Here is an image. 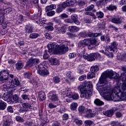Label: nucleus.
<instances>
[{"mask_svg": "<svg viewBox=\"0 0 126 126\" xmlns=\"http://www.w3.org/2000/svg\"><path fill=\"white\" fill-rule=\"evenodd\" d=\"M75 123L77 125V126H82V121L81 120L76 119L75 120Z\"/></svg>", "mask_w": 126, "mask_h": 126, "instance_id": "e2e57ef3", "label": "nucleus"}, {"mask_svg": "<svg viewBox=\"0 0 126 126\" xmlns=\"http://www.w3.org/2000/svg\"><path fill=\"white\" fill-rule=\"evenodd\" d=\"M47 47L48 48L49 53L53 52L56 55H58L59 54L63 55L68 51V47L65 45L63 44L60 46L55 42H49Z\"/></svg>", "mask_w": 126, "mask_h": 126, "instance_id": "f257e3e1", "label": "nucleus"}, {"mask_svg": "<svg viewBox=\"0 0 126 126\" xmlns=\"http://www.w3.org/2000/svg\"><path fill=\"white\" fill-rule=\"evenodd\" d=\"M6 103L0 100V110H4L6 108Z\"/></svg>", "mask_w": 126, "mask_h": 126, "instance_id": "c756f323", "label": "nucleus"}, {"mask_svg": "<svg viewBox=\"0 0 126 126\" xmlns=\"http://www.w3.org/2000/svg\"><path fill=\"white\" fill-rule=\"evenodd\" d=\"M85 47V45L83 43V41H82V40L80 41L78 43V47L80 49H83L84 50H85L84 49Z\"/></svg>", "mask_w": 126, "mask_h": 126, "instance_id": "37998d69", "label": "nucleus"}, {"mask_svg": "<svg viewBox=\"0 0 126 126\" xmlns=\"http://www.w3.org/2000/svg\"><path fill=\"white\" fill-rule=\"evenodd\" d=\"M114 76V72L113 70H107L105 71L100 77L98 84H103L104 83H107L109 79H111L112 77Z\"/></svg>", "mask_w": 126, "mask_h": 126, "instance_id": "20e7f679", "label": "nucleus"}, {"mask_svg": "<svg viewBox=\"0 0 126 126\" xmlns=\"http://www.w3.org/2000/svg\"><path fill=\"white\" fill-rule=\"evenodd\" d=\"M59 33H61L62 34H64L66 32V28L65 26L61 27V28L58 29Z\"/></svg>", "mask_w": 126, "mask_h": 126, "instance_id": "c85d7f7f", "label": "nucleus"}, {"mask_svg": "<svg viewBox=\"0 0 126 126\" xmlns=\"http://www.w3.org/2000/svg\"><path fill=\"white\" fill-rule=\"evenodd\" d=\"M60 5L64 9L67 6H68V3H67V1L66 0L65 2H63L62 3V4H60Z\"/></svg>", "mask_w": 126, "mask_h": 126, "instance_id": "6e6d98bb", "label": "nucleus"}, {"mask_svg": "<svg viewBox=\"0 0 126 126\" xmlns=\"http://www.w3.org/2000/svg\"><path fill=\"white\" fill-rule=\"evenodd\" d=\"M109 0H100L98 1L97 3L98 5H100V6H102V5H105L109 1Z\"/></svg>", "mask_w": 126, "mask_h": 126, "instance_id": "72a5a7b5", "label": "nucleus"}, {"mask_svg": "<svg viewBox=\"0 0 126 126\" xmlns=\"http://www.w3.org/2000/svg\"><path fill=\"white\" fill-rule=\"evenodd\" d=\"M4 126H10V121L8 120H6L3 123Z\"/></svg>", "mask_w": 126, "mask_h": 126, "instance_id": "0e129e2a", "label": "nucleus"}, {"mask_svg": "<svg viewBox=\"0 0 126 126\" xmlns=\"http://www.w3.org/2000/svg\"><path fill=\"white\" fill-rule=\"evenodd\" d=\"M117 46H118V43L114 41L111 43L109 47L106 49V51H107V52L110 54L114 53V52H116L117 51Z\"/></svg>", "mask_w": 126, "mask_h": 126, "instance_id": "1a4fd4ad", "label": "nucleus"}, {"mask_svg": "<svg viewBox=\"0 0 126 126\" xmlns=\"http://www.w3.org/2000/svg\"><path fill=\"white\" fill-rule=\"evenodd\" d=\"M79 35L81 37H83V38H85L86 37H87L88 34L86 33L85 32H81L79 33Z\"/></svg>", "mask_w": 126, "mask_h": 126, "instance_id": "052dcab7", "label": "nucleus"}, {"mask_svg": "<svg viewBox=\"0 0 126 126\" xmlns=\"http://www.w3.org/2000/svg\"><path fill=\"white\" fill-rule=\"evenodd\" d=\"M78 104L76 102H72L70 105V109L71 111H76Z\"/></svg>", "mask_w": 126, "mask_h": 126, "instance_id": "a878e982", "label": "nucleus"}, {"mask_svg": "<svg viewBox=\"0 0 126 126\" xmlns=\"http://www.w3.org/2000/svg\"><path fill=\"white\" fill-rule=\"evenodd\" d=\"M95 16H96L97 18L101 19L104 17V13L101 11L96 12Z\"/></svg>", "mask_w": 126, "mask_h": 126, "instance_id": "2f4dec72", "label": "nucleus"}, {"mask_svg": "<svg viewBox=\"0 0 126 126\" xmlns=\"http://www.w3.org/2000/svg\"><path fill=\"white\" fill-rule=\"evenodd\" d=\"M94 105L96 106H97L98 107H100L101 106H103L104 105V102L102 101L101 100H100L98 98H96L94 101Z\"/></svg>", "mask_w": 126, "mask_h": 126, "instance_id": "a211bd4d", "label": "nucleus"}, {"mask_svg": "<svg viewBox=\"0 0 126 126\" xmlns=\"http://www.w3.org/2000/svg\"><path fill=\"white\" fill-rule=\"evenodd\" d=\"M85 46H90V39H86L82 40Z\"/></svg>", "mask_w": 126, "mask_h": 126, "instance_id": "a19ab883", "label": "nucleus"}, {"mask_svg": "<svg viewBox=\"0 0 126 126\" xmlns=\"http://www.w3.org/2000/svg\"><path fill=\"white\" fill-rule=\"evenodd\" d=\"M99 44H100V41L95 39H90V47L92 46V48H95V47L97 46H99Z\"/></svg>", "mask_w": 126, "mask_h": 126, "instance_id": "ddd939ff", "label": "nucleus"}, {"mask_svg": "<svg viewBox=\"0 0 126 126\" xmlns=\"http://www.w3.org/2000/svg\"><path fill=\"white\" fill-rule=\"evenodd\" d=\"M86 114L87 115V118H93V117L95 116V114H94L92 111V110L89 108H88V111H87Z\"/></svg>", "mask_w": 126, "mask_h": 126, "instance_id": "412c9836", "label": "nucleus"}, {"mask_svg": "<svg viewBox=\"0 0 126 126\" xmlns=\"http://www.w3.org/2000/svg\"><path fill=\"white\" fill-rule=\"evenodd\" d=\"M93 124V121L91 120H86L85 121V126H91V125Z\"/></svg>", "mask_w": 126, "mask_h": 126, "instance_id": "a18cd8bd", "label": "nucleus"}, {"mask_svg": "<svg viewBox=\"0 0 126 126\" xmlns=\"http://www.w3.org/2000/svg\"><path fill=\"white\" fill-rule=\"evenodd\" d=\"M53 81L55 83H59L60 82V78L58 76H55L53 78Z\"/></svg>", "mask_w": 126, "mask_h": 126, "instance_id": "4d7b16f0", "label": "nucleus"}, {"mask_svg": "<svg viewBox=\"0 0 126 126\" xmlns=\"http://www.w3.org/2000/svg\"><path fill=\"white\" fill-rule=\"evenodd\" d=\"M85 14L86 15H90L91 16H92L94 19H96V18H97V17H96V15H95L94 13L91 12H87L85 13Z\"/></svg>", "mask_w": 126, "mask_h": 126, "instance_id": "c03bdc74", "label": "nucleus"}, {"mask_svg": "<svg viewBox=\"0 0 126 126\" xmlns=\"http://www.w3.org/2000/svg\"><path fill=\"white\" fill-rule=\"evenodd\" d=\"M68 29L70 32H72V33H76V32H77L80 30V28L74 26L68 27Z\"/></svg>", "mask_w": 126, "mask_h": 126, "instance_id": "2eb2a0df", "label": "nucleus"}, {"mask_svg": "<svg viewBox=\"0 0 126 126\" xmlns=\"http://www.w3.org/2000/svg\"><path fill=\"white\" fill-rule=\"evenodd\" d=\"M49 61L52 64H53L54 65H57L59 63V60L57 59V58H51L49 59Z\"/></svg>", "mask_w": 126, "mask_h": 126, "instance_id": "393cba45", "label": "nucleus"}, {"mask_svg": "<svg viewBox=\"0 0 126 126\" xmlns=\"http://www.w3.org/2000/svg\"><path fill=\"white\" fill-rule=\"evenodd\" d=\"M53 20L55 23L57 24V25H61V24H62V21H61L60 19H57V18H54Z\"/></svg>", "mask_w": 126, "mask_h": 126, "instance_id": "603ef678", "label": "nucleus"}, {"mask_svg": "<svg viewBox=\"0 0 126 126\" xmlns=\"http://www.w3.org/2000/svg\"><path fill=\"white\" fill-rule=\"evenodd\" d=\"M21 97L23 99V100H30V98H29V95H27L26 94H23L21 95Z\"/></svg>", "mask_w": 126, "mask_h": 126, "instance_id": "864d4df0", "label": "nucleus"}, {"mask_svg": "<svg viewBox=\"0 0 126 126\" xmlns=\"http://www.w3.org/2000/svg\"><path fill=\"white\" fill-rule=\"evenodd\" d=\"M93 87L91 82H85L82 85L78 87V89L81 93V98L89 99L92 94V92L90 90Z\"/></svg>", "mask_w": 126, "mask_h": 126, "instance_id": "7ed1b4c3", "label": "nucleus"}, {"mask_svg": "<svg viewBox=\"0 0 126 126\" xmlns=\"http://www.w3.org/2000/svg\"><path fill=\"white\" fill-rule=\"evenodd\" d=\"M38 98L40 101H44L46 99V94L43 91L40 92L38 94Z\"/></svg>", "mask_w": 126, "mask_h": 126, "instance_id": "6ab92c4d", "label": "nucleus"}, {"mask_svg": "<svg viewBox=\"0 0 126 126\" xmlns=\"http://www.w3.org/2000/svg\"><path fill=\"white\" fill-rule=\"evenodd\" d=\"M63 9L64 8L61 5V4H59L58 5V7L56 9V12L57 13H60V12H62Z\"/></svg>", "mask_w": 126, "mask_h": 126, "instance_id": "ea45409f", "label": "nucleus"}, {"mask_svg": "<svg viewBox=\"0 0 126 126\" xmlns=\"http://www.w3.org/2000/svg\"><path fill=\"white\" fill-rule=\"evenodd\" d=\"M39 36H40V34H39L38 33H31L29 37L30 38V39H36V38H38V37H39Z\"/></svg>", "mask_w": 126, "mask_h": 126, "instance_id": "f704fd0d", "label": "nucleus"}, {"mask_svg": "<svg viewBox=\"0 0 126 126\" xmlns=\"http://www.w3.org/2000/svg\"><path fill=\"white\" fill-rule=\"evenodd\" d=\"M60 17L62 19H64L65 18H68V16L65 13H63L60 15Z\"/></svg>", "mask_w": 126, "mask_h": 126, "instance_id": "680f3d73", "label": "nucleus"}, {"mask_svg": "<svg viewBox=\"0 0 126 126\" xmlns=\"http://www.w3.org/2000/svg\"><path fill=\"white\" fill-rule=\"evenodd\" d=\"M119 124L118 122L113 121L111 123V126H118Z\"/></svg>", "mask_w": 126, "mask_h": 126, "instance_id": "774afa93", "label": "nucleus"}, {"mask_svg": "<svg viewBox=\"0 0 126 126\" xmlns=\"http://www.w3.org/2000/svg\"><path fill=\"white\" fill-rule=\"evenodd\" d=\"M40 63V59L38 58H32L27 62L26 67H32L34 65Z\"/></svg>", "mask_w": 126, "mask_h": 126, "instance_id": "0eeeda50", "label": "nucleus"}, {"mask_svg": "<svg viewBox=\"0 0 126 126\" xmlns=\"http://www.w3.org/2000/svg\"><path fill=\"white\" fill-rule=\"evenodd\" d=\"M88 111V108L84 106H79L78 108V111L82 114H86V112Z\"/></svg>", "mask_w": 126, "mask_h": 126, "instance_id": "4be33fe9", "label": "nucleus"}, {"mask_svg": "<svg viewBox=\"0 0 126 126\" xmlns=\"http://www.w3.org/2000/svg\"><path fill=\"white\" fill-rule=\"evenodd\" d=\"M23 109L19 110L20 113H24V112H29L31 110V104L27 103H22Z\"/></svg>", "mask_w": 126, "mask_h": 126, "instance_id": "9d476101", "label": "nucleus"}, {"mask_svg": "<svg viewBox=\"0 0 126 126\" xmlns=\"http://www.w3.org/2000/svg\"><path fill=\"white\" fill-rule=\"evenodd\" d=\"M19 97L18 95L15 94L11 98V102H17Z\"/></svg>", "mask_w": 126, "mask_h": 126, "instance_id": "4c0bfd02", "label": "nucleus"}, {"mask_svg": "<svg viewBox=\"0 0 126 126\" xmlns=\"http://www.w3.org/2000/svg\"><path fill=\"white\" fill-rule=\"evenodd\" d=\"M16 120L17 122H19V123H23V122H24V119L20 116H17L16 117Z\"/></svg>", "mask_w": 126, "mask_h": 126, "instance_id": "5fc2aeb1", "label": "nucleus"}, {"mask_svg": "<svg viewBox=\"0 0 126 126\" xmlns=\"http://www.w3.org/2000/svg\"><path fill=\"white\" fill-rule=\"evenodd\" d=\"M105 25H106V23H105V22H103L99 24L98 25L99 29H102V30H104L106 28V27L105 26Z\"/></svg>", "mask_w": 126, "mask_h": 126, "instance_id": "58836bf2", "label": "nucleus"}, {"mask_svg": "<svg viewBox=\"0 0 126 126\" xmlns=\"http://www.w3.org/2000/svg\"><path fill=\"white\" fill-rule=\"evenodd\" d=\"M106 8L108 10H111V11H113V10H114V9H117V6L113 4H110L109 5V6H107Z\"/></svg>", "mask_w": 126, "mask_h": 126, "instance_id": "c9c22d12", "label": "nucleus"}, {"mask_svg": "<svg viewBox=\"0 0 126 126\" xmlns=\"http://www.w3.org/2000/svg\"><path fill=\"white\" fill-rule=\"evenodd\" d=\"M9 76L10 77H11V78H13V77H14V76H13V75H9V73L8 72V71L7 70H2L0 72V84H2V83H4L5 81L8 80Z\"/></svg>", "mask_w": 126, "mask_h": 126, "instance_id": "39448f33", "label": "nucleus"}, {"mask_svg": "<svg viewBox=\"0 0 126 126\" xmlns=\"http://www.w3.org/2000/svg\"><path fill=\"white\" fill-rule=\"evenodd\" d=\"M113 94L115 95L113 98L114 101H123L126 99V82L123 83L122 86V90L120 86L115 87L113 89Z\"/></svg>", "mask_w": 126, "mask_h": 126, "instance_id": "f03ea898", "label": "nucleus"}, {"mask_svg": "<svg viewBox=\"0 0 126 126\" xmlns=\"http://www.w3.org/2000/svg\"><path fill=\"white\" fill-rule=\"evenodd\" d=\"M98 70H99V67L97 65L92 66L91 67V71L94 73H95V72H96Z\"/></svg>", "mask_w": 126, "mask_h": 126, "instance_id": "7c9ffc66", "label": "nucleus"}, {"mask_svg": "<svg viewBox=\"0 0 126 126\" xmlns=\"http://www.w3.org/2000/svg\"><path fill=\"white\" fill-rule=\"evenodd\" d=\"M30 83H32V85H33L34 87H38V86H39V83L35 81L34 79H32V80L30 81Z\"/></svg>", "mask_w": 126, "mask_h": 126, "instance_id": "09e8293b", "label": "nucleus"}, {"mask_svg": "<svg viewBox=\"0 0 126 126\" xmlns=\"http://www.w3.org/2000/svg\"><path fill=\"white\" fill-rule=\"evenodd\" d=\"M11 85H13L14 87H16V86H18L19 85V80H18V79L17 78H15L14 80H12L11 82Z\"/></svg>", "mask_w": 126, "mask_h": 126, "instance_id": "b1692460", "label": "nucleus"}, {"mask_svg": "<svg viewBox=\"0 0 126 126\" xmlns=\"http://www.w3.org/2000/svg\"><path fill=\"white\" fill-rule=\"evenodd\" d=\"M56 14V12L55 11H52L50 12H48L47 13V16H53V15H55Z\"/></svg>", "mask_w": 126, "mask_h": 126, "instance_id": "bf43d9fd", "label": "nucleus"}, {"mask_svg": "<svg viewBox=\"0 0 126 126\" xmlns=\"http://www.w3.org/2000/svg\"><path fill=\"white\" fill-rule=\"evenodd\" d=\"M37 72L38 74L40 75H42V76H46V75H48L49 74V71L48 70L44 67L43 64H40L38 66Z\"/></svg>", "mask_w": 126, "mask_h": 126, "instance_id": "6e6552de", "label": "nucleus"}, {"mask_svg": "<svg viewBox=\"0 0 126 126\" xmlns=\"http://www.w3.org/2000/svg\"><path fill=\"white\" fill-rule=\"evenodd\" d=\"M24 75L25 78H28V79H30L32 76V73L30 72H26L24 73Z\"/></svg>", "mask_w": 126, "mask_h": 126, "instance_id": "e433bc0d", "label": "nucleus"}, {"mask_svg": "<svg viewBox=\"0 0 126 126\" xmlns=\"http://www.w3.org/2000/svg\"><path fill=\"white\" fill-rule=\"evenodd\" d=\"M4 21V16L3 14H0V25H1Z\"/></svg>", "mask_w": 126, "mask_h": 126, "instance_id": "3c124183", "label": "nucleus"}, {"mask_svg": "<svg viewBox=\"0 0 126 126\" xmlns=\"http://www.w3.org/2000/svg\"><path fill=\"white\" fill-rule=\"evenodd\" d=\"M94 4L90 5L85 8V10L86 11H91V10H93V8H94Z\"/></svg>", "mask_w": 126, "mask_h": 126, "instance_id": "49530a36", "label": "nucleus"}, {"mask_svg": "<svg viewBox=\"0 0 126 126\" xmlns=\"http://www.w3.org/2000/svg\"><path fill=\"white\" fill-rule=\"evenodd\" d=\"M25 30L26 31V33L30 34L33 32V28L31 25H27L25 26Z\"/></svg>", "mask_w": 126, "mask_h": 126, "instance_id": "f3484780", "label": "nucleus"}, {"mask_svg": "<svg viewBox=\"0 0 126 126\" xmlns=\"http://www.w3.org/2000/svg\"><path fill=\"white\" fill-rule=\"evenodd\" d=\"M2 99H3L4 101H7V102H11V96L7 93L3 94Z\"/></svg>", "mask_w": 126, "mask_h": 126, "instance_id": "dca6fc26", "label": "nucleus"}, {"mask_svg": "<svg viewBox=\"0 0 126 126\" xmlns=\"http://www.w3.org/2000/svg\"><path fill=\"white\" fill-rule=\"evenodd\" d=\"M88 61L89 62H93V61H95V57H94V54L89 55V58Z\"/></svg>", "mask_w": 126, "mask_h": 126, "instance_id": "8fccbe9b", "label": "nucleus"}, {"mask_svg": "<svg viewBox=\"0 0 126 126\" xmlns=\"http://www.w3.org/2000/svg\"><path fill=\"white\" fill-rule=\"evenodd\" d=\"M43 59L44 60H48L49 58H50V55L48 54V51L47 50H45L44 54H43Z\"/></svg>", "mask_w": 126, "mask_h": 126, "instance_id": "79ce46f5", "label": "nucleus"}, {"mask_svg": "<svg viewBox=\"0 0 126 126\" xmlns=\"http://www.w3.org/2000/svg\"><path fill=\"white\" fill-rule=\"evenodd\" d=\"M98 91L102 96H103L105 93L108 92L106 87L99 88Z\"/></svg>", "mask_w": 126, "mask_h": 126, "instance_id": "5701e85b", "label": "nucleus"}, {"mask_svg": "<svg viewBox=\"0 0 126 126\" xmlns=\"http://www.w3.org/2000/svg\"><path fill=\"white\" fill-rule=\"evenodd\" d=\"M101 35H102L101 33H94L92 32H89L88 34V36L89 37H91L92 38H94V37H98V36H101Z\"/></svg>", "mask_w": 126, "mask_h": 126, "instance_id": "cd10ccee", "label": "nucleus"}, {"mask_svg": "<svg viewBox=\"0 0 126 126\" xmlns=\"http://www.w3.org/2000/svg\"><path fill=\"white\" fill-rule=\"evenodd\" d=\"M113 95L114 93H112L111 94V93L107 92L103 96L104 98L106 99V100L108 101H110V100H114L115 101V99L113 98L114 97H115V96H114Z\"/></svg>", "mask_w": 126, "mask_h": 126, "instance_id": "f8f14e48", "label": "nucleus"}, {"mask_svg": "<svg viewBox=\"0 0 126 126\" xmlns=\"http://www.w3.org/2000/svg\"><path fill=\"white\" fill-rule=\"evenodd\" d=\"M121 60L124 62H126V53H124L122 55Z\"/></svg>", "mask_w": 126, "mask_h": 126, "instance_id": "338daca9", "label": "nucleus"}, {"mask_svg": "<svg viewBox=\"0 0 126 126\" xmlns=\"http://www.w3.org/2000/svg\"><path fill=\"white\" fill-rule=\"evenodd\" d=\"M95 76H96V75L95 74V73L92 71L89 72L87 74V78L88 79H90L91 78H94Z\"/></svg>", "mask_w": 126, "mask_h": 126, "instance_id": "473e14b6", "label": "nucleus"}, {"mask_svg": "<svg viewBox=\"0 0 126 126\" xmlns=\"http://www.w3.org/2000/svg\"><path fill=\"white\" fill-rule=\"evenodd\" d=\"M122 69L123 71V76H125V79L124 80V81L126 82V66H124L122 67Z\"/></svg>", "mask_w": 126, "mask_h": 126, "instance_id": "de8ad7c7", "label": "nucleus"}, {"mask_svg": "<svg viewBox=\"0 0 126 126\" xmlns=\"http://www.w3.org/2000/svg\"><path fill=\"white\" fill-rule=\"evenodd\" d=\"M48 95H49L50 97V99L53 102H55V101L59 100V97H58V95L56 93V91H51L49 93Z\"/></svg>", "mask_w": 126, "mask_h": 126, "instance_id": "9b49d317", "label": "nucleus"}, {"mask_svg": "<svg viewBox=\"0 0 126 126\" xmlns=\"http://www.w3.org/2000/svg\"><path fill=\"white\" fill-rule=\"evenodd\" d=\"M36 22L40 25V26H46L45 27V29L46 30H48V31H53L54 30V27L52 26L53 25V24L51 23H48L47 22V21L45 20H39L37 21Z\"/></svg>", "mask_w": 126, "mask_h": 126, "instance_id": "423d86ee", "label": "nucleus"}, {"mask_svg": "<svg viewBox=\"0 0 126 126\" xmlns=\"http://www.w3.org/2000/svg\"><path fill=\"white\" fill-rule=\"evenodd\" d=\"M94 60L95 59H100L101 58V55L99 53H94Z\"/></svg>", "mask_w": 126, "mask_h": 126, "instance_id": "69168bd1", "label": "nucleus"}, {"mask_svg": "<svg viewBox=\"0 0 126 126\" xmlns=\"http://www.w3.org/2000/svg\"><path fill=\"white\" fill-rule=\"evenodd\" d=\"M114 113L115 111H114V109H109L103 112V115H104V116H106V117H112L113 115H114Z\"/></svg>", "mask_w": 126, "mask_h": 126, "instance_id": "4468645a", "label": "nucleus"}, {"mask_svg": "<svg viewBox=\"0 0 126 126\" xmlns=\"http://www.w3.org/2000/svg\"><path fill=\"white\" fill-rule=\"evenodd\" d=\"M112 22L115 24H121L122 23V20L119 18H114L112 19Z\"/></svg>", "mask_w": 126, "mask_h": 126, "instance_id": "bb28decb", "label": "nucleus"}, {"mask_svg": "<svg viewBox=\"0 0 126 126\" xmlns=\"http://www.w3.org/2000/svg\"><path fill=\"white\" fill-rule=\"evenodd\" d=\"M23 66H24V63L21 62H18L15 64V67L17 70H20L23 68Z\"/></svg>", "mask_w": 126, "mask_h": 126, "instance_id": "aec40b11", "label": "nucleus"}, {"mask_svg": "<svg viewBox=\"0 0 126 126\" xmlns=\"http://www.w3.org/2000/svg\"><path fill=\"white\" fill-rule=\"evenodd\" d=\"M68 57L69 59H73L76 57V54L74 53H69Z\"/></svg>", "mask_w": 126, "mask_h": 126, "instance_id": "13d9d810", "label": "nucleus"}]
</instances>
